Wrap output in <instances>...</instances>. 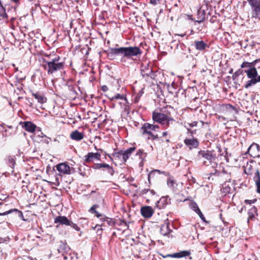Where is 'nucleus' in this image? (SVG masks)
Masks as SVG:
<instances>
[{
	"label": "nucleus",
	"instance_id": "f257e3e1",
	"mask_svg": "<svg viewBox=\"0 0 260 260\" xmlns=\"http://www.w3.org/2000/svg\"><path fill=\"white\" fill-rule=\"evenodd\" d=\"M142 53V51L139 47H120L110 48L107 52V56L110 59L113 60L116 56H119L120 61L125 62L128 59H133L134 57L140 56Z\"/></svg>",
	"mask_w": 260,
	"mask_h": 260
},
{
	"label": "nucleus",
	"instance_id": "f03ea898",
	"mask_svg": "<svg viewBox=\"0 0 260 260\" xmlns=\"http://www.w3.org/2000/svg\"><path fill=\"white\" fill-rule=\"evenodd\" d=\"M135 145L134 144L133 147L126 150H115L114 152L111 154V156L110 155L108 156L116 166L124 165L136 150V147L134 146Z\"/></svg>",
	"mask_w": 260,
	"mask_h": 260
},
{
	"label": "nucleus",
	"instance_id": "7ed1b4c3",
	"mask_svg": "<svg viewBox=\"0 0 260 260\" xmlns=\"http://www.w3.org/2000/svg\"><path fill=\"white\" fill-rule=\"evenodd\" d=\"M42 67L48 74L52 75L58 71L63 70L66 67L65 59L57 56L50 61L43 58Z\"/></svg>",
	"mask_w": 260,
	"mask_h": 260
},
{
	"label": "nucleus",
	"instance_id": "20e7f679",
	"mask_svg": "<svg viewBox=\"0 0 260 260\" xmlns=\"http://www.w3.org/2000/svg\"><path fill=\"white\" fill-rule=\"evenodd\" d=\"M260 59H257L250 62L251 68L247 70H244V72L246 74L247 78L249 79L244 84V87L245 88L248 89L260 82V75H258L257 69L255 67L256 63Z\"/></svg>",
	"mask_w": 260,
	"mask_h": 260
},
{
	"label": "nucleus",
	"instance_id": "39448f33",
	"mask_svg": "<svg viewBox=\"0 0 260 260\" xmlns=\"http://www.w3.org/2000/svg\"><path fill=\"white\" fill-rule=\"evenodd\" d=\"M159 128L158 125L145 123L142 125L140 131L143 137H146L148 140L154 141L159 138L158 135L155 133Z\"/></svg>",
	"mask_w": 260,
	"mask_h": 260
},
{
	"label": "nucleus",
	"instance_id": "423d86ee",
	"mask_svg": "<svg viewBox=\"0 0 260 260\" xmlns=\"http://www.w3.org/2000/svg\"><path fill=\"white\" fill-rule=\"evenodd\" d=\"M140 70L142 76L146 80L149 81L150 80L156 79V73L153 71L152 66L149 63H142Z\"/></svg>",
	"mask_w": 260,
	"mask_h": 260
},
{
	"label": "nucleus",
	"instance_id": "0eeeda50",
	"mask_svg": "<svg viewBox=\"0 0 260 260\" xmlns=\"http://www.w3.org/2000/svg\"><path fill=\"white\" fill-rule=\"evenodd\" d=\"M198 158L202 160L205 166H208L211 165L214 159L215 155L213 151L209 150H200L198 152Z\"/></svg>",
	"mask_w": 260,
	"mask_h": 260
},
{
	"label": "nucleus",
	"instance_id": "6e6552de",
	"mask_svg": "<svg viewBox=\"0 0 260 260\" xmlns=\"http://www.w3.org/2000/svg\"><path fill=\"white\" fill-rule=\"evenodd\" d=\"M171 115V113L166 112V111H161V112L153 111L152 113V118L154 122H156L160 124L164 123L166 120L169 118V116Z\"/></svg>",
	"mask_w": 260,
	"mask_h": 260
},
{
	"label": "nucleus",
	"instance_id": "1a4fd4ad",
	"mask_svg": "<svg viewBox=\"0 0 260 260\" xmlns=\"http://www.w3.org/2000/svg\"><path fill=\"white\" fill-rule=\"evenodd\" d=\"M56 170L62 175H69L73 173L74 168L70 167L68 162L60 163L56 166Z\"/></svg>",
	"mask_w": 260,
	"mask_h": 260
},
{
	"label": "nucleus",
	"instance_id": "9d476101",
	"mask_svg": "<svg viewBox=\"0 0 260 260\" xmlns=\"http://www.w3.org/2000/svg\"><path fill=\"white\" fill-rule=\"evenodd\" d=\"M141 194L146 199V202L149 203L151 201L155 200L158 197L156 192L152 189H144Z\"/></svg>",
	"mask_w": 260,
	"mask_h": 260
},
{
	"label": "nucleus",
	"instance_id": "9b49d317",
	"mask_svg": "<svg viewBox=\"0 0 260 260\" xmlns=\"http://www.w3.org/2000/svg\"><path fill=\"white\" fill-rule=\"evenodd\" d=\"M248 153L253 158L260 157V146L256 143H253L248 148Z\"/></svg>",
	"mask_w": 260,
	"mask_h": 260
},
{
	"label": "nucleus",
	"instance_id": "f8f14e48",
	"mask_svg": "<svg viewBox=\"0 0 260 260\" xmlns=\"http://www.w3.org/2000/svg\"><path fill=\"white\" fill-rule=\"evenodd\" d=\"M91 167L94 170L103 169V170H107L108 173L111 176L113 175L114 173L113 167L106 163L94 164Z\"/></svg>",
	"mask_w": 260,
	"mask_h": 260
},
{
	"label": "nucleus",
	"instance_id": "ddd939ff",
	"mask_svg": "<svg viewBox=\"0 0 260 260\" xmlns=\"http://www.w3.org/2000/svg\"><path fill=\"white\" fill-rule=\"evenodd\" d=\"M101 157V154L99 152H89L84 156V164H90L95 160H100Z\"/></svg>",
	"mask_w": 260,
	"mask_h": 260
},
{
	"label": "nucleus",
	"instance_id": "4468645a",
	"mask_svg": "<svg viewBox=\"0 0 260 260\" xmlns=\"http://www.w3.org/2000/svg\"><path fill=\"white\" fill-rule=\"evenodd\" d=\"M147 156V153L144 149H139L135 154V157L139 161L140 167H143L144 162L146 161V158Z\"/></svg>",
	"mask_w": 260,
	"mask_h": 260
},
{
	"label": "nucleus",
	"instance_id": "2eb2a0df",
	"mask_svg": "<svg viewBox=\"0 0 260 260\" xmlns=\"http://www.w3.org/2000/svg\"><path fill=\"white\" fill-rule=\"evenodd\" d=\"M256 17L260 16V0H247Z\"/></svg>",
	"mask_w": 260,
	"mask_h": 260
},
{
	"label": "nucleus",
	"instance_id": "dca6fc26",
	"mask_svg": "<svg viewBox=\"0 0 260 260\" xmlns=\"http://www.w3.org/2000/svg\"><path fill=\"white\" fill-rule=\"evenodd\" d=\"M184 143L190 150L197 148L199 145V140L193 137L191 138H185L184 140Z\"/></svg>",
	"mask_w": 260,
	"mask_h": 260
},
{
	"label": "nucleus",
	"instance_id": "f3484780",
	"mask_svg": "<svg viewBox=\"0 0 260 260\" xmlns=\"http://www.w3.org/2000/svg\"><path fill=\"white\" fill-rule=\"evenodd\" d=\"M171 199L168 196L162 197L158 201L155 203V207L159 209H163L166 206L171 203Z\"/></svg>",
	"mask_w": 260,
	"mask_h": 260
},
{
	"label": "nucleus",
	"instance_id": "a211bd4d",
	"mask_svg": "<svg viewBox=\"0 0 260 260\" xmlns=\"http://www.w3.org/2000/svg\"><path fill=\"white\" fill-rule=\"evenodd\" d=\"M154 212V210L151 206H143L141 208V215L145 218H150Z\"/></svg>",
	"mask_w": 260,
	"mask_h": 260
},
{
	"label": "nucleus",
	"instance_id": "6ab92c4d",
	"mask_svg": "<svg viewBox=\"0 0 260 260\" xmlns=\"http://www.w3.org/2000/svg\"><path fill=\"white\" fill-rule=\"evenodd\" d=\"M20 124L26 131L31 133L35 132L37 127V126L31 121H24L21 122Z\"/></svg>",
	"mask_w": 260,
	"mask_h": 260
},
{
	"label": "nucleus",
	"instance_id": "aec40b11",
	"mask_svg": "<svg viewBox=\"0 0 260 260\" xmlns=\"http://www.w3.org/2000/svg\"><path fill=\"white\" fill-rule=\"evenodd\" d=\"M190 254V252L189 251L185 250L181 251L179 252L174 253L173 254H167L166 255H162L164 258H166L168 257H173V258H181L183 257H185L187 256H189Z\"/></svg>",
	"mask_w": 260,
	"mask_h": 260
},
{
	"label": "nucleus",
	"instance_id": "412c9836",
	"mask_svg": "<svg viewBox=\"0 0 260 260\" xmlns=\"http://www.w3.org/2000/svg\"><path fill=\"white\" fill-rule=\"evenodd\" d=\"M70 138L76 141H80L84 137V134L83 132H80L78 130H75L72 132L70 135Z\"/></svg>",
	"mask_w": 260,
	"mask_h": 260
},
{
	"label": "nucleus",
	"instance_id": "4be33fe9",
	"mask_svg": "<svg viewBox=\"0 0 260 260\" xmlns=\"http://www.w3.org/2000/svg\"><path fill=\"white\" fill-rule=\"evenodd\" d=\"M70 220L65 216H57L54 219L55 223H59L60 225L68 226Z\"/></svg>",
	"mask_w": 260,
	"mask_h": 260
},
{
	"label": "nucleus",
	"instance_id": "5701e85b",
	"mask_svg": "<svg viewBox=\"0 0 260 260\" xmlns=\"http://www.w3.org/2000/svg\"><path fill=\"white\" fill-rule=\"evenodd\" d=\"M172 231V230L170 229V224L168 221L161 225L160 229V233L161 235L167 236L170 234Z\"/></svg>",
	"mask_w": 260,
	"mask_h": 260
},
{
	"label": "nucleus",
	"instance_id": "b1692460",
	"mask_svg": "<svg viewBox=\"0 0 260 260\" xmlns=\"http://www.w3.org/2000/svg\"><path fill=\"white\" fill-rule=\"evenodd\" d=\"M32 95L38 101L40 104H44L47 102V98L42 93L39 92H34L31 91Z\"/></svg>",
	"mask_w": 260,
	"mask_h": 260
},
{
	"label": "nucleus",
	"instance_id": "393cba45",
	"mask_svg": "<svg viewBox=\"0 0 260 260\" xmlns=\"http://www.w3.org/2000/svg\"><path fill=\"white\" fill-rule=\"evenodd\" d=\"M253 180L256 186V191L260 194V173L258 169L255 172Z\"/></svg>",
	"mask_w": 260,
	"mask_h": 260
},
{
	"label": "nucleus",
	"instance_id": "a878e982",
	"mask_svg": "<svg viewBox=\"0 0 260 260\" xmlns=\"http://www.w3.org/2000/svg\"><path fill=\"white\" fill-rule=\"evenodd\" d=\"M206 16V13L205 10L202 9V8H200L198 11L197 13V19L196 20V21L198 22L199 23H200L202 22H203Z\"/></svg>",
	"mask_w": 260,
	"mask_h": 260
},
{
	"label": "nucleus",
	"instance_id": "bb28decb",
	"mask_svg": "<svg viewBox=\"0 0 260 260\" xmlns=\"http://www.w3.org/2000/svg\"><path fill=\"white\" fill-rule=\"evenodd\" d=\"M248 222L249 220H253L255 219V215H258L257 213V208L253 206L248 211Z\"/></svg>",
	"mask_w": 260,
	"mask_h": 260
},
{
	"label": "nucleus",
	"instance_id": "cd10ccee",
	"mask_svg": "<svg viewBox=\"0 0 260 260\" xmlns=\"http://www.w3.org/2000/svg\"><path fill=\"white\" fill-rule=\"evenodd\" d=\"M100 220L102 222V225H105L106 223L111 226H113L115 224V220L113 218L104 217L101 218Z\"/></svg>",
	"mask_w": 260,
	"mask_h": 260
},
{
	"label": "nucleus",
	"instance_id": "c85d7f7f",
	"mask_svg": "<svg viewBox=\"0 0 260 260\" xmlns=\"http://www.w3.org/2000/svg\"><path fill=\"white\" fill-rule=\"evenodd\" d=\"M194 46L197 50L203 51L208 47V45L203 41H195Z\"/></svg>",
	"mask_w": 260,
	"mask_h": 260
},
{
	"label": "nucleus",
	"instance_id": "c756f323",
	"mask_svg": "<svg viewBox=\"0 0 260 260\" xmlns=\"http://www.w3.org/2000/svg\"><path fill=\"white\" fill-rule=\"evenodd\" d=\"M6 163L12 169L14 168L16 162L15 156L9 155L7 156L5 159Z\"/></svg>",
	"mask_w": 260,
	"mask_h": 260
},
{
	"label": "nucleus",
	"instance_id": "7c9ffc66",
	"mask_svg": "<svg viewBox=\"0 0 260 260\" xmlns=\"http://www.w3.org/2000/svg\"><path fill=\"white\" fill-rule=\"evenodd\" d=\"M192 209L193 210L198 214V215L200 216L201 219L204 221H205V217H204V215L202 213L201 211L198 207L197 204L195 203L192 204Z\"/></svg>",
	"mask_w": 260,
	"mask_h": 260
},
{
	"label": "nucleus",
	"instance_id": "2f4dec72",
	"mask_svg": "<svg viewBox=\"0 0 260 260\" xmlns=\"http://www.w3.org/2000/svg\"><path fill=\"white\" fill-rule=\"evenodd\" d=\"M257 169L254 170L251 165H247L245 168L244 172L247 175H251L253 173L254 174L255 173V172Z\"/></svg>",
	"mask_w": 260,
	"mask_h": 260
},
{
	"label": "nucleus",
	"instance_id": "473e14b6",
	"mask_svg": "<svg viewBox=\"0 0 260 260\" xmlns=\"http://www.w3.org/2000/svg\"><path fill=\"white\" fill-rule=\"evenodd\" d=\"M223 108L230 112H237L236 108L230 104H223Z\"/></svg>",
	"mask_w": 260,
	"mask_h": 260
},
{
	"label": "nucleus",
	"instance_id": "72a5a7b5",
	"mask_svg": "<svg viewBox=\"0 0 260 260\" xmlns=\"http://www.w3.org/2000/svg\"><path fill=\"white\" fill-rule=\"evenodd\" d=\"M168 119L165 120V122L164 123H161V124L164 125V126L166 128L169 127L170 123H172V122L174 121V119L172 117L171 114L169 116V118H167Z\"/></svg>",
	"mask_w": 260,
	"mask_h": 260
},
{
	"label": "nucleus",
	"instance_id": "f704fd0d",
	"mask_svg": "<svg viewBox=\"0 0 260 260\" xmlns=\"http://www.w3.org/2000/svg\"><path fill=\"white\" fill-rule=\"evenodd\" d=\"M0 17L3 18H7L8 15L6 13V10L4 7L0 4Z\"/></svg>",
	"mask_w": 260,
	"mask_h": 260
},
{
	"label": "nucleus",
	"instance_id": "c9c22d12",
	"mask_svg": "<svg viewBox=\"0 0 260 260\" xmlns=\"http://www.w3.org/2000/svg\"><path fill=\"white\" fill-rule=\"evenodd\" d=\"M69 89L70 91L71 95L75 98L77 94L76 90V86H69Z\"/></svg>",
	"mask_w": 260,
	"mask_h": 260
},
{
	"label": "nucleus",
	"instance_id": "e433bc0d",
	"mask_svg": "<svg viewBox=\"0 0 260 260\" xmlns=\"http://www.w3.org/2000/svg\"><path fill=\"white\" fill-rule=\"evenodd\" d=\"M221 190L222 193H224L225 194H226L230 192L231 190V188L230 187L229 185L224 184L222 186Z\"/></svg>",
	"mask_w": 260,
	"mask_h": 260
},
{
	"label": "nucleus",
	"instance_id": "4c0bfd02",
	"mask_svg": "<svg viewBox=\"0 0 260 260\" xmlns=\"http://www.w3.org/2000/svg\"><path fill=\"white\" fill-rule=\"evenodd\" d=\"M244 72L243 70H242L241 69H239L237 71H236L232 76V78L233 80L236 79L240 75L243 74V72Z\"/></svg>",
	"mask_w": 260,
	"mask_h": 260
},
{
	"label": "nucleus",
	"instance_id": "58836bf2",
	"mask_svg": "<svg viewBox=\"0 0 260 260\" xmlns=\"http://www.w3.org/2000/svg\"><path fill=\"white\" fill-rule=\"evenodd\" d=\"M144 93L143 89H142L141 90L139 91V92L138 93L136 96L135 98V99L134 100V103H138L142 94Z\"/></svg>",
	"mask_w": 260,
	"mask_h": 260
},
{
	"label": "nucleus",
	"instance_id": "ea45409f",
	"mask_svg": "<svg viewBox=\"0 0 260 260\" xmlns=\"http://www.w3.org/2000/svg\"><path fill=\"white\" fill-rule=\"evenodd\" d=\"M168 185L172 188H174L175 185H176V182L172 178H169L167 180Z\"/></svg>",
	"mask_w": 260,
	"mask_h": 260
},
{
	"label": "nucleus",
	"instance_id": "a19ab883",
	"mask_svg": "<svg viewBox=\"0 0 260 260\" xmlns=\"http://www.w3.org/2000/svg\"><path fill=\"white\" fill-rule=\"evenodd\" d=\"M12 211H15L16 212H17L18 213V215L19 217H22L23 216V213L22 212V211L18 210V209H13V210H9V211L7 212V213H5L4 214H1L0 213V215H6V214H7L8 213H11Z\"/></svg>",
	"mask_w": 260,
	"mask_h": 260
},
{
	"label": "nucleus",
	"instance_id": "79ce46f5",
	"mask_svg": "<svg viewBox=\"0 0 260 260\" xmlns=\"http://www.w3.org/2000/svg\"><path fill=\"white\" fill-rule=\"evenodd\" d=\"M155 172H157L158 174L162 173V174H164L166 176L169 175V172H161L160 171H159L158 170H155V171H154L153 172H151V173L149 174V177H148V179L149 180L150 178L151 177V176L153 175L154 174V173H155Z\"/></svg>",
	"mask_w": 260,
	"mask_h": 260
},
{
	"label": "nucleus",
	"instance_id": "37998d69",
	"mask_svg": "<svg viewBox=\"0 0 260 260\" xmlns=\"http://www.w3.org/2000/svg\"><path fill=\"white\" fill-rule=\"evenodd\" d=\"M110 99L111 101H114V100H117V99L126 100V98L124 97V96L123 95H121L120 94H117L115 95L114 96L112 97Z\"/></svg>",
	"mask_w": 260,
	"mask_h": 260
},
{
	"label": "nucleus",
	"instance_id": "c03bdc74",
	"mask_svg": "<svg viewBox=\"0 0 260 260\" xmlns=\"http://www.w3.org/2000/svg\"><path fill=\"white\" fill-rule=\"evenodd\" d=\"M70 224H69V226H71L72 228L74 229L77 231H79L80 230V228L77 225V224L74 223L72 221L70 220Z\"/></svg>",
	"mask_w": 260,
	"mask_h": 260
},
{
	"label": "nucleus",
	"instance_id": "a18cd8bd",
	"mask_svg": "<svg viewBox=\"0 0 260 260\" xmlns=\"http://www.w3.org/2000/svg\"><path fill=\"white\" fill-rule=\"evenodd\" d=\"M241 68H243V69H244L246 68H248V69L250 68H251L250 63L249 62H247V61H244L241 65Z\"/></svg>",
	"mask_w": 260,
	"mask_h": 260
},
{
	"label": "nucleus",
	"instance_id": "49530a36",
	"mask_svg": "<svg viewBox=\"0 0 260 260\" xmlns=\"http://www.w3.org/2000/svg\"><path fill=\"white\" fill-rule=\"evenodd\" d=\"M256 201V199H254L253 200H245L244 201V203L246 204H252L255 203Z\"/></svg>",
	"mask_w": 260,
	"mask_h": 260
},
{
	"label": "nucleus",
	"instance_id": "de8ad7c7",
	"mask_svg": "<svg viewBox=\"0 0 260 260\" xmlns=\"http://www.w3.org/2000/svg\"><path fill=\"white\" fill-rule=\"evenodd\" d=\"M101 225H99V224H96L95 227L94 228V229H97V233H99V231L100 232L99 234L100 235H101L102 234V229H101Z\"/></svg>",
	"mask_w": 260,
	"mask_h": 260
},
{
	"label": "nucleus",
	"instance_id": "09e8293b",
	"mask_svg": "<svg viewBox=\"0 0 260 260\" xmlns=\"http://www.w3.org/2000/svg\"><path fill=\"white\" fill-rule=\"evenodd\" d=\"M101 88L104 92H106L108 90V87L105 85L102 86Z\"/></svg>",
	"mask_w": 260,
	"mask_h": 260
},
{
	"label": "nucleus",
	"instance_id": "8fccbe9b",
	"mask_svg": "<svg viewBox=\"0 0 260 260\" xmlns=\"http://www.w3.org/2000/svg\"><path fill=\"white\" fill-rule=\"evenodd\" d=\"M98 207V205H94L93 206H92L91 208H90V211H92L93 212V213H94V211H96V208Z\"/></svg>",
	"mask_w": 260,
	"mask_h": 260
},
{
	"label": "nucleus",
	"instance_id": "3c124183",
	"mask_svg": "<svg viewBox=\"0 0 260 260\" xmlns=\"http://www.w3.org/2000/svg\"><path fill=\"white\" fill-rule=\"evenodd\" d=\"M197 123H198V122L197 121H193V122L189 123V125L190 127H193V126H197Z\"/></svg>",
	"mask_w": 260,
	"mask_h": 260
},
{
	"label": "nucleus",
	"instance_id": "603ef678",
	"mask_svg": "<svg viewBox=\"0 0 260 260\" xmlns=\"http://www.w3.org/2000/svg\"><path fill=\"white\" fill-rule=\"evenodd\" d=\"M94 214L97 217H100L102 216V215L100 213H99L97 211H94Z\"/></svg>",
	"mask_w": 260,
	"mask_h": 260
},
{
	"label": "nucleus",
	"instance_id": "864d4df0",
	"mask_svg": "<svg viewBox=\"0 0 260 260\" xmlns=\"http://www.w3.org/2000/svg\"><path fill=\"white\" fill-rule=\"evenodd\" d=\"M168 132L165 131V132H162V137H165V136H166L167 135H168Z\"/></svg>",
	"mask_w": 260,
	"mask_h": 260
},
{
	"label": "nucleus",
	"instance_id": "5fc2aeb1",
	"mask_svg": "<svg viewBox=\"0 0 260 260\" xmlns=\"http://www.w3.org/2000/svg\"><path fill=\"white\" fill-rule=\"evenodd\" d=\"M187 130L190 132V133L191 134V135L193 134V132L192 131H191V129L187 128Z\"/></svg>",
	"mask_w": 260,
	"mask_h": 260
},
{
	"label": "nucleus",
	"instance_id": "6e6d98bb",
	"mask_svg": "<svg viewBox=\"0 0 260 260\" xmlns=\"http://www.w3.org/2000/svg\"><path fill=\"white\" fill-rule=\"evenodd\" d=\"M166 142L167 143H170V139H167L166 140Z\"/></svg>",
	"mask_w": 260,
	"mask_h": 260
},
{
	"label": "nucleus",
	"instance_id": "4d7b16f0",
	"mask_svg": "<svg viewBox=\"0 0 260 260\" xmlns=\"http://www.w3.org/2000/svg\"><path fill=\"white\" fill-rule=\"evenodd\" d=\"M211 1H205V3H206V5H208V3H210Z\"/></svg>",
	"mask_w": 260,
	"mask_h": 260
},
{
	"label": "nucleus",
	"instance_id": "13d9d810",
	"mask_svg": "<svg viewBox=\"0 0 260 260\" xmlns=\"http://www.w3.org/2000/svg\"><path fill=\"white\" fill-rule=\"evenodd\" d=\"M233 69H231V70L229 72V73L230 74H232V73H233Z\"/></svg>",
	"mask_w": 260,
	"mask_h": 260
},
{
	"label": "nucleus",
	"instance_id": "bf43d9fd",
	"mask_svg": "<svg viewBox=\"0 0 260 260\" xmlns=\"http://www.w3.org/2000/svg\"><path fill=\"white\" fill-rule=\"evenodd\" d=\"M11 1L15 3H17L19 1V0H11Z\"/></svg>",
	"mask_w": 260,
	"mask_h": 260
},
{
	"label": "nucleus",
	"instance_id": "052dcab7",
	"mask_svg": "<svg viewBox=\"0 0 260 260\" xmlns=\"http://www.w3.org/2000/svg\"><path fill=\"white\" fill-rule=\"evenodd\" d=\"M243 207H242V208H241V209L240 210H239V212H240V213H241V212H242V211H243Z\"/></svg>",
	"mask_w": 260,
	"mask_h": 260
},
{
	"label": "nucleus",
	"instance_id": "680f3d73",
	"mask_svg": "<svg viewBox=\"0 0 260 260\" xmlns=\"http://www.w3.org/2000/svg\"><path fill=\"white\" fill-rule=\"evenodd\" d=\"M178 36H181V37H183L184 36H185V34H183V35H182V34L179 35V34Z\"/></svg>",
	"mask_w": 260,
	"mask_h": 260
},
{
	"label": "nucleus",
	"instance_id": "e2e57ef3",
	"mask_svg": "<svg viewBox=\"0 0 260 260\" xmlns=\"http://www.w3.org/2000/svg\"><path fill=\"white\" fill-rule=\"evenodd\" d=\"M3 204H4V203L3 202H0V206L2 205Z\"/></svg>",
	"mask_w": 260,
	"mask_h": 260
},
{
	"label": "nucleus",
	"instance_id": "0e129e2a",
	"mask_svg": "<svg viewBox=\"0 0 260 260\" xmlns=\"http://www.w3.org/2000/svg\"><path fill=\"white\" fill-rule=\"evenodd\" d=\"M123 222L125 224V225L127 226V223L124 221H123Z\"/></svg>",
	"mask_w": 260,
	"mask_h": 260
},
{
	"label": "nucleus",
	"instance_id": "69168bd1",
	"mask_svg": "<svg viewBox=\"0 0 260 260\" xmlns=\"http://www.w3.org/2000/svg\"><path fill=\"white\" fill-rule=\"evenodd\" d=\"M8 127L9 128H12V126H8Z\"/></svg>",
	"mask_w": 260,
	"mask_h": 260
},
{
	"label": "nucleus",
	"instance_id": "338daca9",
	"mask_svg": "<svg viewBox=\"0 0 260 260\" xmlns=\"http://www.w3.org/2000/svg\"><path fill=\"white\" fill-rule=\"evenodd\" d=\"M56 180H57V185H58V184H59L58 180L57 178H56Z\"/></svg>",
	"mask_w": 260,
	"mask_h": 260
},
{
	"label": "nucleus",
	"instance_id": "774afa93",
	"mask_svg": "<svg viewBox=\"0 0 260 260\" xmlns=\"http://www.w3.org/2000/svg\"><path fill=\"white\" fill-rule=\"evenodd\" d=\"M45 55L46 56H47V57H48V56H49V55H46V54H45Z\"/></svg>",
	"mask_w": 260,
	"mask_h": 260
}]
</instances>
